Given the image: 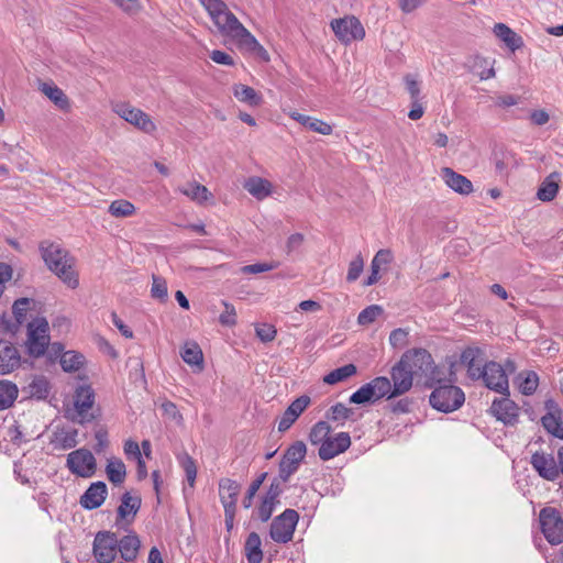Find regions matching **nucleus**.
I'll use <instances>...</instances> for the list:
<instances>
[{"label":"nucleus","mask_w":563,"mask_h":563,"mask_svg":"<svg viewBox=\"0 0 563 563\" xmlns=\"http://www.w3.org/2000/svg\"><path fill=\"white\" fill-rule=\"evenodd\" d=\"M38 250L47 268L67 287L76 289L79 286L78 274L74 269L75 257L66 249L58 243L45 240L40 243Z\"/></svg>","instance_id":"nucleus-1"},{"label":"nucleus","mask_w":563,"mask_h":563,"mask_svg":"<svg viewBox=\"0 0 563 563\" xmlns=\"http://www.w3.org/2000/svg\"><path fill=\"white\" fill-rule=\"evenodd\" d=\"M465 401V394L454 383L437 386L429 396L430 406L444 413L460 409Z\"/></svg>","instance_id":"nucleus-2"},{"label":"nucleus","mask_w":563,"mask_h":563,"mask_svg":"<svg viewBox=\"0 0 563 563\" xmlns=\"http://www.w3.org/2000/svg\"><path fill=\"white\" fill-rule=\"evenodd\" d=\"M393 393L394 387L390 378L377 376L353 393L350 397V402L363 405L366 402H375L384 397L387 399L397 397V395H391Z\"/></svg>","instance_id":"nucleus-3"},{"label":"nucleus","mask_w":563,"mask_h":563,"mask_svg":"<svg viewBox=\"0 0 563 563\" xmlns=\"http://www.w3.org/2000/svg\"><path fill=\"white\" fill-rule=\"evenodd\" d=\"M200 4L208 12L211 21L216 25L220 35L225 37H234L239 31H230L233 29V22H240L239 19L229 10L223 0H199Z\"/></svg>","instance_id":"nucleus-4"},{"label":"nucleus","mask_w":563,"mask_h":563,"mask_svg":"<svg viewBox=\"0 0 563 563\" xmlns=\"http://www.w3.org/2000/svg\"><path fill=\"white\" fill-rule=\"evenodd\" d=\"M48 322L45 318H36L27 324V353L32 357L45 354L49 345Z\"/></svg>","instance_id":"nucleus-5"},{"label":"nucleus","mask_w":563,"mask_h":563,"mask_svg":"<svg viewBox=\"0 0 563 563\" xmlns=\"http://www.w3.org/2000/svg\"><path fill=\"white\" fill-rule=\"evenodd\" d=\"M539 521L541 531L550 544L559 545L563 542V519L556 508H542L539 514Z\"/></svg>","instance_id":"nucleus-6"},{"label":"nucleus","mask_w":563,"mask_h":563,"mask_svg":"<svg viewBox=\"0 0 563 563\" xmlns=\"http://www.w3.org/2000/svg\"><path fill=\"white\" fill-rule=\"evenodd\" d=\"M299 514L294 509H286L275 517L271 523L269 536L277 543L289 542L296 530Z\"/></svg>","instance_id":"nucleus-7"},{"label":"nucleus","mask_w":563,"mask_h":563,"mask_svg":"<svg viewBox=\"0 0 563 563\" xmlns=\"http://www.w3.org/2000/svg\"><path fill=\"white\" fill-rule=\"evenodd\" d=\"M432 355L426 349H412L406 351L400 362L416 379L417 385H421L430 368Z\"/></svg>","instance_id":"nucleus-8"},{"label":"nucleus","mask_w":563,"mask_h":563,"mask_svg":"<svg viewBox=\"0 0 563 563\" xmlns=\"http://www.w3.org/2000/svg\"><path fill=\"white\" fill-rule=\"evenodd\" d=\"M307 454V445L303 441H295L290 444L283 454V457L278 465V474L284 481H289L305 460Z\"/></svg>","instance_id":"nucleus-9"},{"label":"nucleus","mask_w":563,"mask_h":563,"mask_svg":"<svg viewBox=\"0 0 563 563\" xmlns=\"http://www.w3.org/2000/svg\"><path fill=\"white\" fill-rule=\"evenodd\" d=\"M331 29L335 36L345 45L361 41L365 36V30L355 16H344L331 21Z\"/></svg>","instance_id":"nucleus-10"},{"label":"nucleus","mask_w":563,"mask_h":563,"mask_svg":"<svg viewBox=\"0 0 563 563\" xmlns=\"http://www.w3.org/2000/svg\"><path fill=\"white\" fill-rule=\"evenodd\" d=\"M95 402V391L89 385L79 386L74 396V406L76 415L71 416L70 419L74 422L85 424L91 422L96 417L89 412Z\"/></svg>","instance_id":"nucleus-11"},{"label":"nucleus","mask_w":563,"mask_h":563,"mask_svg":"<svg viewBox=\"0 0 563 563\" xmlns=\"http://www.w3.org/2000/svg\"><path fill=\"white\" fill-rule=\"evenodd\" d=\"M113 111L123 120L145 133H153L156 130L151 117L143 110L132 107L130 103L120 102L113 106Z\"/></svg>","instance_id":"nucleus-12"},{"label":"nucleus","mask_w":563,"mask_h":563,"mask_svg":"<svg viewBox=\"0 0 563 563\" xmlns=\"http://www.w3.org/2000/svg\"><path fill=\"white\" fill-rule=\"evenodd\" d=\"M118 537L111 531H99L95 536L92 553L98 563H111L118 553Z\"/></svg>","instance_id":"nucleus-13"},{"label":"nucleus","mask_w":563,"mask_h":563,"mask_svg":"<svg viewBox=\"0 0 563 563\" xmlns=\"http://www.w3.org/2000/svg\"><path fill=\"white\" fill-rule=\"evenodd\" d=\"M96 459L89 450L78 449L67 456V467L80 477H91L96 472Z\"/></svg>","instance_id":"nucleus-14"},{"label":"nucleus","mask_w":563,"mask_h":563,"mask_svg":"<svg viewBox=\"0 0 563 563\" xmlns=\"http://www.w3.org/2000/svg\"><path fill=\"white\" fill-rule=\"evenodd\" d=\"M482 373L483 376H481V378L484 380L487 388L508 396V376L500 364L494 361L487 362Z\"/></svg>","instance_id":"nucleus-15"},{"label":"nucleus","mask_w":563,"mask_h":563,"mask_svg":"<svg viewBox=\"0 0 563 563\" xmlns=\"http://www.w3.org/2000/svg\"><path fill=\"white\" fill-rule=\"evenodd\" d=\"M530 464L543 479L554 482L560 476L558 462L550 453L543 451L534 452L531 456Z\"/></svg>","instance_id":"nucleus-16"},{"label":"nucleus","mask_w":563,"mask_h":563,"mask_svg":"<svg viewBox=\"0 0 563 563\" xmlns=\"http://www.w3.org/2000/svg\"><path fill=\"white\" fill-rule=\"evenodd\" d=\"M460 361L461 364L466 367L467 376L471 379H481V376H483L482 369H484L486 363L485 353L481 347L468 346L464 349L461 353Z\"/></svg>","instance_id":"nucleus-17"},{"label":"nucleus","mask_w":563,"mask_h":563,"mask_svg":"<svg viewBox=\"0 0 563 563\" xmlns=\"http://www.w3.org/2000/svg\"><path fill=\"white\" fill-rule=\"evenodd\" d=\"M351 445V437L349 432H339L329 435V439L319 446L318 455L322 461H329L345 452Z\"/></svg>","instance_id":"nucleus-18"},{"label":"nucleus","mask_w":563,"mask_h":563,"mask_svg":"<svg viewBox=\"0 0 563 563\" xmlns=\"http://www.w3.org/2000/svg\"><path fill=\"white\" fill-rule=\"evenodd\" d=\"M455 382L456 374L453 371V365H451L449 368L444 365H437L432 357L430 368H428L427 375L422 380L421 386L428 389H435L437 386Z\"/></svg>","instance_id":"nucleus-19"},{"label":"nucleus","mask_w":563,"mask_h":563,"mask_svg":"<svg viewBox=\"0 0 563 563\" xmlns=\"http://www.w3.org/2000/svg\"><path fill=\"white\" fill-rule=\"evenodd\" d=\"M490 412L506 426H515L518 422L519 407L508 397L495 399L490 406Z\"/></svg>","instance_id":"nucleus-20"},{"label":"nucleus","mask_w":563,"mask_h":563,"mask_svg":"<svg viewBox=\"0 0 563 563\" xmlns=\"http://www.w3.org/2000/svg\"><path fill=\"white\" fill-rule=\"evenodd\" d=\"M142 505V499L139 495H131L129 492H125L121 496V503L117 510V520L115 525L118 527H121V521H126L128 523H131L136 514L139 512Z\"/></svg>","instance_id":"nucleus-21"},{"label":"nucleus","mask_w":563,"mask_h":563,"mask_svg":"<svg viewBox=\"0 0 563 563\" xmlns=\"http://www.w3.org/2000/svg\"><path fill=\"white\" fill-rule=\"evenodd\" d=\"M107 495L108 488L104 482L91 483L80 497V506L87 510L97 509L104 503Z\"/></svg>","instance_id":"nucleus-22"},{"label":"nucleus","mask_w":563,"mask_h":563,"mask_svg":"<svg viewBox=\"0 0 563 563\" xmlns=\"http://www.w3.org/2000/svg\"><path fill=\"white\" fill-rule=\"evenodd\" d=\"M310 404V397L303 395L296 398L284 411L278 423V431H287Z\"/></svg>","instance_id":"nucleus-23"},{"label":"nucleus","mask_w":563,"mask_h":563,"mask_svg":"<svg viewBox=\"0 0 563 563\" xmlns=\"http://www.w3.org/2000/svg\"><path fill=\"white\" fill-rule=\"evenodd\" d=\"M390 380L394 387L391 395L399 397L411 389L415 378L402 363L398 361L390 369Z\"/></svg>","instance_id":"nucleus-24"},{"label":"nucleus","mask_w":563,"mask_h":563,"mask_svg":"<svg viewBox=\"0 0 563 563\" xmlns=\"http://www.w3.org/2000/svg\"><path fill=\"white\" fill-rule=\"evenodd\" d=\"M21 356L10 342L0 340V375H5L20 366Z\"/></svg>","instance_id":"nucleus-25"},{"label":"nucleus","mask_w":563,"mask_h":563,"mask_svg":"<svg viewBox=\"0 0 563 563\" xmlns=\"http://www.w3.org/2000/svg\"><path fill=\"white\" fill-rule=\"evenodd\" d=\"M241 485L233 479L222 478L219 482V496L224 509H236Z\"/></svg>","instance_id":"nucleus-26"},{"label":"nucleus","mask_w":563,"mask_h":563,"mask_svg":"<svg viewBox=\"0 0 563 563\" xmlns=\"http://www.w3.org/2000/svg\"><path fill=\"white\" fill-rule=\"evenodd\" d=\"M442 177L444 183L455 192L460 195H470L473 192L472 181L465 176L454 172L452 168H442Z\"/></svg>","instance_id":"nucleus-27"},{"label":"nucleus","mask_w":563,"mask_h":563,"mask_svg":"<svg viewBox=\"0 0 563 563\" xmlns=\"http://www.w3.org/2000/svg\"><path fill=\"white\" fill-rule=\"evenodd\" d=\"M560 181H561V174L559 172L551 173L541 183V185L537 191V198L543 202L552 201L559 192V189H560L559 183Z\"/></svg>","instance_id":"nucleus-28"},{"label":"nucleus","mask_w":563,"mask_h":563,"mask_svg":"<svg viewBox=\"0 0 563 563\" xmlns=\"http://www.w3.org/2000/svg\"><path fill=\"white\" fill-rule=\"evenodd\" d=\"M117 547L124 561H133L137 556L141 541L135 532H130L122 539H118Z\"/></svg>","instance_id":"nucleus-29"},{"label":"nucleus","mask_w":563,"mask_h":563,"mask_svg":"<svg viewBox=\"0 0 563 563\" xmlns=\"http://www.w3.org/2000/svg\"><path fill=\"white\" fill-rule=\"evenodd\" d=\"M393 260V254L390 252V250H386V249H383V250H379L374 258L372 260V263H371V274L369 276L364 280V286H372L374 284H376L380 276H379V269L382 267V265H387L391 262Z\"/></svg>","instance_id":"nucleus-30"},{"label":"nucleus","mask_w":563,"mask_h":563,"mask_svg":"<svg viewBox=\"0 0 563 563\" xmlns=\"http://www.w3.org/2000/svg\"><path fill=\"white\" fill-rule=\"evenodd\" d=\"M289 115L301 125L307 126L309 130L322 135H330L333 131L332 126L322 120L301 114L297 111L291 112Z\"/></svg>","instance_id":"nucleus-31"},{"label":"nucleus","mask_w":563,"mask_h":563,"mask_svg":"<svg viewBox=\"0 0 563 563\" xmlns=\"http://www.w3.org/2000/svg\"><path fill=\"white\" fill-rule=\"evenodd\" d=\"M244 189L254 198L262 200L272 194V184L267 179L253 176L245 180Z\"/></svg>","instance_id":"nucleus-32"},{"label":"nucleus","mask_w":563,"mask_h":563,"mask_svg":"<svg viewBox=\"0 0 563 563\" xmlns=\"http://www.w3.org/2000/svg\"><path fill=\"white\" fill-rule=\"evenodd\" d=\"M494 33L512 52L519 49L523 45L522 37L504 23L495 24Z\"/></svg>","instance_id":"nucleus-33"},{"label":"nucleus","mask_w":563,"mask_h":563,"mask_svg":"<svg viewBox=\"0 0 563 563\" xmlns=\"http://www.w3.org/2000/svg\"><path fill=\"white\" fill-rule=\"evenodd\" d=\"M544 429L555 438L563 439V412H548L541 419Z\"/></svg>","instance_id":"nucleus-34"},{"label":"nucleus","mask_w":563,"mask_h":563,"mask_svg":"<svg viewBox=\"0 0 563 563\" xmlns=\"http://www.w3.org/2000/svg\"><path fill=\"white\" fill-rule=\"evenodd\" d=\"M261 538L258 533L251 532L245 541L244 550L249 563H261L263 560V552L261 549Z\"/></svg>","instance_id":"nucleus-35"},{"label":"nucleus","mask_w":563,"mask_h":563,"mask_svg":"<svg viewBox=\"0 0 563 563\" xmlns=\"http://www.w3.org/2000/svg\"><path fill=\"white\" fill-rule=\"evenodd\" d=\"M180 354L185 363L203 368V354L196 342H186Z\"/></svg>","instance_id":"nucleus-36"},{"label":"nucleus","mask_w":563,"mask_h":563,"mask_svg":"<svg viewBox=\"0 0 563 563\" xmlns=\"http://www.w3.org/2000/svg\"><path fill=\"white\" fill-rule=\"evenodd\" d=\"M231 22H233L234 27H230V31H239L236 35L232 37V40L238 41L240 46L245 47L251 52L258 46L260 43L257 42V40L241 22H235L232 19Z\"/></svg>","instance_id":"nucleus-37"},{"label":"nucleus","mask_w":563,"mask_h":563,"mask_svg":"<svg viewBox=\"0 0 563 563\" xmlns=\"http://www.w3.org/2000/svg\"><path fill=\"white\" fill-rule=\"evenodd\" d=\"M178 191L198 203L207 201L211 196L206 186L200 185L196 181L189 183L184 187H179Z\"/></svg>","instance_id":"nucleus-38"},{"label":"nucleus","mask_w":563,"mask_h":563,"mask_svg":"<svg viewBox=\"0 0 563 563\" xmlns=\"http://www.w3.org/2000/svg\"><path fill=\"white\" fill-rule=\"evenodd\" d=\"M19 394L18 386L7 379L0 380V410L10 408Z\"/></svg>","instance_id":"nucleus-39"},{"label":"nucleus","mask_w":563,"mask_h":563,"mask_svg":"<svg viewBox=\"0 0 563 563\" xmlns=\"http://www.w3.org/2000/svg\"><path fill=\"white\" fill-rule=\"evenodd\" d=\"M234 97L253 107L260 106L263 101L262 96L254 88L242 84L234 86Z\"/></svg>","instance_id":"nucleus-40"},{"label":"nucleus","mask_w":563,"mask_h":563,"mask_svg":"<svg viewBox=\"0 0 563 563\" xmlns=\"http://www.w3.org/2000/svg\"><path fill=\"white\" fill-rule=\"evenodd\" d=\"M30 397L38 400L46 399L49 395V382L44 376H35L26 387Z\"/></svg>","instance_id":"nucleus-41"},{"label":"nucleus","mask_w":563,"mask_h":563,"mask_svg":"<svg viewBox=\"0 0 563 563\" xmlns=\"http://www.w3.org/2000/svg\"><path fill=\"white\" fill-rule=\"evenodd\" d=\"M106 473L109 481L113 485H121L126 477V468L124 463L119 460H110L106 466Z\"/></svg>","instance_id":"nucleus-42"},{"label":"nucleus","mask_w":563,"mask_h":563,"mask_svg":"<svg viewBox=\"0 0 563 563\" xmlns=\"http://www.w3.org/2000/svg\"><path fill=\"white\" fill-rule=\"evenodd\" d=\"M77 430H59L54 433L52 443L55 448L69 450L77 445Z\"/></svg>","instance_id":"nucleus-43"},{"label":"nucleus","mask_w":563,"mask_h":563,"mask_svg":"<svg viewBox=\"0 0 563 563\" xmlns=\"http://www.w3.org/2000/svg\"><path fill=\"white\" fill-rule=\"evenodd\" d=\"M357 372V368L354 364H346L344 366H341L339 368H335L331 371L329 374H327L323 377V382L328 385H334L340 382H343L347 379L349 377L355 375Z\"/></svg>","instance_id":"nucleus-44"},{"label":"nucleus","mask_w":563,"mask_h":563,"mask_svg":"<svg viewBox=\"0 0 563 563\" xmlns=\"http://www.w3.org/2000/svg\"><path fill=\"white\" fill-rule=\"evenodd\" d=\"M41 91L60 109L68 108V98L59 87L47 82H43L41 84Z\"/></svg>","instance_id":"nucleus-45"},{"label":"nucleus","mask_w":563,"mask_h":563,"mask_svg":"<svg viewBox=\"0 0 563 563\" xmlns=\"http://www.w3.org/2000/svg\"><path fill=\"white\" fill-rule=\"evenodd\" d=\"M332 428L327 421H318L309 432V441L312 445L321 446L329 439Z\"/></svg>","instance_id":"nucleus-46"},{"label":"nucleus","mask_w":563,"mask_h":563,"mask_svg":"<svg viewBox=\"0 0 563 563\" xmlns=\"http://www.w3.org/2000/svg\"><path fill=\"white\" fill-rule=\"evenodd\" d=\"M136 208L125 199H118L109 205L108 212L114 218H128L135 213Z\"/></svg>","instance_id":"nucleus-47"},{"label":"nucleus","mask_w":563,"mask_h":563,"mask_svg":"<svg viewBox=\"0 0 563 563\" xmlns=\"http://www.w3.org/2000/svg\"><path fill=\"white\" fill-rule=\"evenodd\" d=\"M85 357L82 354L68 351L63 353L59 363L64 372L71 373L78 371L82 366Z\"/></svg>","instance_id":"nucleus-48"},{"label":"nucleus","mask_w":563,"mask_h":563,"mask_svg":"<svg viewBox=\"0 0 563 563\" xmlns=\"http://www.w3.org/2000/svg\"><path fill=\"white\" fill-rule=\"evenodd\" d=\"M518 379H519V390L523 394V395H532L537 388H538V385H539V377L537 375L536 372H526V373H521L519 376H518Z\"/></svg>","instance_id":"nucleus-49"},{"label":"nucleus","mask_w":563,"mask_h":563,"mask_svg":"<svg viewBox=\"0 0 563 563\" xmlns=\"http://www.w3.org/2000/svg\"><path fill=\"white\" fill-rule=\"evenodd\" d=\"M288 481H284L280 478V474L278 476L274 477L271 482L265 495L263 498L278 505L279 504V497L284 492L283 484L287 483Z\"/></svg>","instance_id":"nucleus-50"},{"label":"nucleus","mask_w":563,"mask_h":563,"mask_svg":"<svg viewBox=\"0 0 563 563\" xmlns=\"http://www.w3.org/2000/svg\"><path fill=\"white\" fill-rule=\"evenodd\" d=\"M384 309L378 305H371L363 309L357 317V322L361 325H368L373 323L379 316H382Z\"/></svg>","instance_id":"nucleus-51"},{"label":"nucleus","mask_w":563,"mask_h":563,"mask_svg":"<svg viewBox=\"0 0 563 563\" xmlns=\"http://www.w3.org/2000/svg\"><path fill=\"white\" fill-rule=\"evenodd\" d=\"M352 413L353 410L351 408H347L342 402H336L335 405L330 407L325 417L327 419L332 421H345L351 418Z\"/></svg>","instance_id":"nucleus-52"},{"label":"nucleus","mask_w":563,"mask_h":563,"mask_svg":"<svg viewBox=\"0 0 563 563\" xmlns=\"http://www.w3.org/2000/svg\"><path fill=\"white\" fill-rule=\"evenodd\" d=\"M267 477V473H262L258 475L249 486L247 492L242 500V505L245 509H249L253 505V498L258 492L260 487L263 485L264 481Z\"/></svg>","instance_id":"nucleus-53"},{"label":"nucleus","mask_w":563,"mask_h":563,"mask_svg":"<svg viewBox=\"0 0 563 563\" xmlns=\"http://www.w3.org/2000/svg\"><path fill=\"white\" fill-rule=\"evenodd\" d=\"M489 63L486 58L476 56L473 63V69L478 75L481 80H486L495 77V70L493 66L488 67Z\"/></svg>","instance_id":"nucleus-54"},{"label":"nucleus","mask_w":563,"mask_h":563,"mask_svg":"<svg viewBox=\"0 0 563 563\" xmlns=\"http://www.w3.org/2000/svg\"><path fill=\"white\" fill-rule=\"evenodd\" d=\"M30 303L31 299L29 298H19L14 301L12 306V312L19 325L23 324L26 320V313L30 309Z\"/></svg>","instance_id":"nucleus-55"},{"label":"nucleus","mask_w":563,"mask_h":563,"mask_svg":"<svg viewBox=\"0 0 563 563\" xmlns=\"http://www.w3.org/2000/svg\"><path fill=\"white\" fill-rule=\"evenodd\" d=\"M364 268V261L361 254L356 255L349 264L346 280L349 283L355 282L362 274Z\"/></svg>","instance_id":"nucleus-56"},{"label":"nucleus","mask_w":563,"mask_h":563,"mask_svg":"<svg viewBox=\"0 0 563 563\" xmlns=\"http://www.w3.org/2000/svg\"><path fill=\"white\" fill-rule=\"evenodd\" d=\"M151 295L153 298L158 299L161 301L166 300L167 298V285L165 279L162 277L153 275V284L151 288Z\"/></svg>","instance_id":"nucleus-57"},{"label":"nucleus","mask_w":563,"mask_h":563,"mask_svg":"<svg viewBox=\"0 0 563 563\" xmlns=\"http://www.w3.org/2000/svg\"><path fill=\"white\" fill-rule=\"evenodd\" d=\"M255 332L257 338L264 343L272 342L277 334L276 328L268 323L256 324Z\"/></svg>","instance_id":"nucleus-58"},{"label":"nucleus","mask_w":563,"mask_h":563,"mask_svg":"<svg viewBox=\"0 0 563 563\" xmlns=\"http://www.w3.org/2000/svg\"><path fill=\"white\" fill-rule=\"evenodd\" d=\"M406 89L410 96L411 101L421 100V90L419 81L411 74H407L404 77Z\"/></svg>","instance_id":"nucleus-59"},{"label":"nucleus","mask_w":563,"mask_h":563,"mask_svg":"<svg viewBox=\"0 0 563 563\" xmlns=\"http://www.w3.org/2000/svg\"><path fill=\"white\" fill-rule=\"evenodd\" d=\"M276 506H277L276 504L262 497L261 503L256 509L257 518L262 522L268 521L271 519Z\"/></svg>","instance_id":"nucleus-60"},{"label":"nucleus","mask_w":563,"mask_h":563,"mask_svg":"<svg viewBox=\"0 0 563 563\" xmlns=\"http://www.w3.org/2000/svg\"><path fill=\"white\" fill-rule=\"evenodd\" d=\"M181 466L186 473V477L189 485L194 486L197 477V466L194 459L190 455L185 454V456L181 460Z\"/></svg>","instance_id":"nucleus-61"},{"label":"nucleus","mask_w":563,"mask_h":563,"mask_svg":"<svg viewBox=\"0 0 563 563\" xmlns=\"http://www.w3.org/2000/svg\"><path fill=\"white\" fill-rule=\"evenodd\" d=\"M224 311L219 316L222 325L232 327L236 323V312L233 305L223 301Z\"/></svg>","instance_id":"nucleus-62"},{"label":"nucleus","mask_w":563,"mask_h":563,"mask_svg":"<svg viewBox=\"0 0 563 563\" xmlns=\"http://www.w3.org/2000/svg\"><path fill=\"white\" fill-rule=\"evenodd\" d=\"M407 336L408 332L405 329H395L389 334V343L394 347H402L407 343Z\"/></svg>","instance_id":"nucleus-63"},{"label":"nucleus","mask_w":563,"mask_h":563,"mask_svg":"<svg viewBox=\"0 0 563 563\" xmlns=\"http://www.w3.org/2000/svg\"><path fill=\"white\" fill-rule=\"evenodd\" d=\"M277 267V264H267V263H256L250 264L241 267V272L243 274H260L264 272L272 271Z\"/></svg>","instance_id":"nucleus-64"}]
</instances>
